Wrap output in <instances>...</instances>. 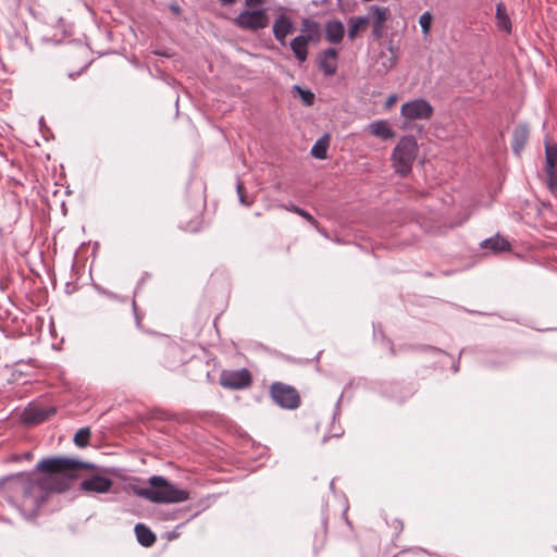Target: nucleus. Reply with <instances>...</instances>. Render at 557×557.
<instances>
[{
    "instance_id": "1",
    "label": "nucleus",
    "mask_w": 557,
    "mask_h": 557,
    "mask_svg": "<svg viewBox=\"0 0 557 557\" xmlns=\"http://www.w3.org/2000/svg\"><path fill=\"white\" fill-rule=\"evenodd\" d=\"M91 467L66 457L44 458L36 465V470L44 473L38 480L23 472L0 479V499L17 508L24 517L32 518L45 503L48 493L67 491L78 471Z\"/></svg>"
},
{
    "instance_id": "2",
    "label": "nucleus",
    "mask_w": 557,
    "mask_h": 557,
    "mask_svg": "<svg viewBox=\"0 0 557 557\" xmlns=\"http://www.w3.org/2000/svg\"><path fill=\"white\" fill-rule=\"evenodd\" d=\"M137 494L156 504H177L189 499L188 491L178 488L160 475H152L149 486L140 488Z\"/></svg>"
},
{
    "instance_id": "3",
    "label": "nucleus",
    "mask_w": 557,
    "mask_h": 557,
    "mask_svg": "<svg viewBox=\"0 0 557 557\" xmlns=\"http://www.w3.org/2000/svg\"><path fill=\"white\" fill-rule=\"evenodd\" d=\"M419 146L413 136H403L394 147L391 161L395 173L406 177L411 173L417 159Z\"/></svg>"
},
{
    "instance_id": "4",
    "label": "nucleus",
    "mask_w": 557,
    "mask_h": 557,
    "mask_svg": "<svg viewBox=\"0 0 557 557\" xmlns=\"http://www.w3.org/2000/svg\"><path fill=\"white\" fill-rule=\"evenodd\" d=\"M269 16L263 8H246L234 20L236 27L243 30L257 32L269 25Z\"/></svg>"
},
{
    "instance_id": "5",
    "label": "nucleus",
    "mask_w": 557,
    "mask_h": 557,
    "mask_svg": "<svg viewBox=\"0 0 557 557\" xmlns=\"http://www.w3.org/2000/svg\"><path fill=\"white\" fill-rule=\"evenodd\" d=\"M270 395L277 406L288 410L298 408L301 403L298 391L282 382H274L271 384Z\"/></svg>"
},
{
    "instance_id": "6",
    "label": "nucleus",
    "mask_w": 557,
    "mask_h": 557,
    "mask_svg": "<svg viewBox=\"0 0 557 557\" xmlns=\"http://www.w3.org/2000/svg\"><path fill=\"white\" fill-rule=\"evenodd\" d=\"M434 109L425 99H414L401 106L400 114L407 121L429 120Z\"/></svg>"
},
{
    "instance_id": "7",
    "label": "nucleus",
    "mask_w": 557,
    "mask_h": 557,
    "mask_svg": "<svg viewBox=\"0 0 557 557\" xmlns=\"http://www.w3.org/2000/svg\"><path fill=\"white\" fill-rule=\"evenodd\" d=\"M220 383L225 388L240 389L250 385L251 375L247 369L223 371Z\"/></svg>"
},
{
    "instance_id": "8",
    "label": "nucleus",
    "mask_w": 557,
    "mask_h": 557,
    "mask_svg": "<svg viewBox=\"0 0 557 557\" xmlns=\"http://www.w3.org/2000/svg\"><path fill=\"white\" fill-rule=\"evenodd\" d=\"M372 23V35L375 38H380L383 35L385 22L389 16V10L387 8L371 5L369 9V15H367Z\"/></svg>"
},
{
    "instance_id": "9",
    "label": "nucleus",
    "mask_w": 557,
    "mask_h": 557,
    "mask_svg": "<svg viewBox=\"0 0 557 557\" xmlns=\"http://www.w3.org/2000/svg\"><path fill=\"white\" fill-rule=\"evenodd\" d=\"M113 485V481L102 475H92L82 481L81 490L88 493L103 494L108 493Z\"/></svg>"
},
{
    "instance_id": "10",
    "label": "nucleus",
    "mask_w": 557,
    "mask_h": 557,
    "mask_svg": "<svg viewBox=\"0 0 557 557\" xmlns=\"http://www.w3.org/2000/svg\"><path fill=\"white\" fill-rule=\"evenodd\" d=\"M55 411L54 407H27L23 412V420L27 424H38L48 420L55 413Z\"/></svg>"
},
{
    "instance_id": "11",
    "label": "nucleus",
    "mask_w": 557,
    "mask_h": 557,
    "mask_svg": "<svg viewBox=\"0 0 557 557\" xmlns=\"http://www.w3.org/2000/svg\"><path fill=\"white\" fill-rule=\"evenodd\" d=\"M295 30L293 21L286 14H280L273 23L274 38L281 44L285 45L286 37Z\"/></svg>"
},
{
    "instance_id": "12",
    "label": "nucleus",
    "mask_w": 557,
    "mask_h": 557,
    "mask_svg": "<svg viewBox=\"0 0 557 557\" xmlns=\"http://www.w3.org/2000/svg\"><path fill=\"white\" fill-rule=\"evenodd\" d=\"M367 129L372 136L382 140H389L395 137V132L387 120H375L368 125Z\"/></svg>"
},
{
    "instance_id": "13",
    "label": "nucleus",
    "mask_w": 557,
    "mask_h": 557,
    "mask_svg": "<svg viewBox=\"0 0 557 557\" xmlns=\"http://www.w3.org/2000/svg\"><path fill=\"white\" fill-rule=\"evenodd\" d=\"M319 67L326 76H332L337 70V50L329 48L319 57Z\"/></svg>"
},
{
    "instance_id": "14",
    "label": "nucleus",
    "mask_w": 557,
    "mask_h": 557,
    "mask_svg": "<svg viewBox=\"0 0 557 557\" xmlns=\"http://www.w3.org/2000/svg\"><path fill=\"white\" fill-rule=\"evenodd\" d=\"M312 40V36L310 34L308 35H299L296 36L290 41V49L295 55V58L300 62H305L308 57V46L309 42Z\"/></svg>"
},
{
    "instance_id": "15",
    "label": "nucleus",
    "mask_w": 557,
    "mask_h": 557,
    "mask_svg": "<svg viewBox=\"0 0 557 557\" xmlns=\"http://www.w3.org/2000/svg\"><path fill=\"white\" fill-rule=\"evenodd\" d=\"M345 35V27L341 21H329L325 25L326 40L332 44H339Z\"/></svg>"
},
{
    "instance_id": "16",
    "label": "nucleus",
    "mask_w": 557,
    "mask_h": 557,
    "mask_svg": "<svg viewBox=\"0 0 557 557\" xmlns=\"http://www.w3.org/2000/svg\"><path fill=\"white\" fill-rule=\"evenodd\" d=\"M481 247L484 249H490L494 252L508 251L511 248L509 242L499 235L483 240Z\"/></svg>"
},
{
    "instance_id": "17",
    "label": "nucleus",
    "mask_w": 557,
    "mask_h": 557,
    "mask_svg": "<svg viewBox=\"0 0 557 557\" xmlns=\"http://www.w3.org/2000/svg\"><path fill=\"white\" fill-rule=\"evenodd\" d=\"M529 137V129L525 125H518L512 135V150L519 154L524 148Z\"/></svg>"
},
{
    "instance_id": "18",
    "label": "nucleus",
    "mask_w": 557,
    "mask_h": 557,
    "mask_svg": "<svg viewBox=\"0 0 557 557\" xmlns=\"http://www.w3.org/2000/svg\"><path fill=\"white\" fill-rule=\"evenodd\" d=\"M545 172L552 181L555 175V165L557 163V148L555 145L546 143L545 145Z\"/></svg>"
},
{
    "instance_id": "19",
    "label": "nucleus",
    "mask_w": 557,
    "mask_h": 557,
    "mask_svg": "<svg viewBox=\"0 0 557 557\" xmlns=\"http://www.w3.org/2000/svg\"><path fill=\"white\" fill-rule=\"evenodd\" d=\"M370 23L368 16H351L348 21V38L354 40L360 30H363Z\"/></svg>"
},
{
    "instance_id": "20",
    "label": "nucleus",
    "mask_w": 557,
    "mask_h": 557,
    "mask_svg": "<svg viewBox=\"0 0 557 557\" xmlns=\"http://www.w3.org/2000/svg\"><path fill=\"white\" fill-rule=\"evenodd\" d=\"M278 207L286 211L294 212V213L300 215L301 218L307 220L311 225H313L318 230L319 233L326 236V232L320 228L318 221L306 210H304L293 203L280 205Z\"/></svg>"
},
{
    "instance_id": "21",
    "label": "nucleus",
    "mask_w": 557,
    "mask_h": 557,
    "mask_svg": "<svg viewBox=\"0 0 557 557\" xmlns=\"http://www.w3.org/2000/svg\"><path fill=\"white\" fill-rule=\"evenodd\" d=\"M135 533L137 541L146 547L151 546L156 542V535L143 523L136 524Z\"/></svg>"
},
{
    "instance_id": "22",
    "label": "nucleus",
    "mask_w": 557,
    "mask_h": 557,
    "mask_svg": "<svg viewBox=\"0 0 557 557\" xmlns=\"http://www.w3.org/2000/svg\"><path fill=\"white\" fill-rule=\"evenodd\" d=\"M496 21L497 27L507 34L511 32V21L507 14L506 7L504 3H498L496 5Z\"/></svg>"
},
{
    "instance_id": "23",
    "label": "nucleus",
    "mask_w": 557,
    "mask_h": 557,
    "mask_svg": "<svg viewBox=\"0 0 557 557\" xmlns=\"http://www.w3.org/2000/svg\"><path fill=\"white\" fill-rule=\"evenodd\" d=\"M329 140L326 138L319 139L311 148V154L315 159L324 160L326 158Z\"/></svg>"
},
{
    "instance_id": "24",
    "label": "nucleus",
    "mask_w": 557,
    "mask_h": 557,
    "mask_svg": "<svg viewBox=\"0 0 557 557\" xmlns=\"http://www.w3.org/2000/svg\"><path fill=\"white\" fill-rule=\"evenodd\" d=\"M89 440H90L89 428H82L74 435V443L78 447H86L89 444Z\"/></svg>"
},
{
    "instance_id": "25",
    "label": "nucleus",
    "mask_w": 557,
    "mask_h": 557,
    "mask_svg": "<svg viewBox=\"0 0 557 557\" xmlns=\"http://www.w3.org/2000/svg\"><path fill=\"white\" fill-rule=\"evenodd\" d=\"M294 89L299 94L302 102L306 106H311L314 101V94L308 89H302L300 86H294Z\"/></svg>"
},
{
    "instance_id": "26",
    "label": "nucleus",
    "mask_w": 557,
    "mask_h": 557,
    "mask_svg": "<svg viewBox=\"0 0 557 557\" xmlns=\"http://www.w3.org/2000/svg\"><path fill=\"white\" fill-rule=\"evenodd\" d=\"M419 24L424 35L429 34L432 25V15L429 12H424L419 17Z\"/></svg>"
},
{
    "instance_id": "27",
    "label": "nucleus",
    "mask_w": 557,
    "mask_h": 557,
    "mask_svg": "<svg viewBox=\"0 0 557 557\" xmlns=\"http://www.w3.org/2000/svg\"><path fill=\"white\" fill-rule=\"evenodd\" d=\"M236 189H237V195H238L240 203H243L245 206H250L252 203V200L247 199L245 187L242 182H239V181L237 182Z\"/></svg>"
},
{
    "instance_id": "28",
    "label": "nucleus",
    "mask_w": 557,
    "mask_h": 557,
    "mask_svg": "<svg viewBox=\"0 0 557 557\" xmlns=\"http://www.w3.org/2000/svg\"><path fill=\"white\" fill-rule=\"evenodd\" d=\"M267 0H245L246 8H256L265 3Z\"/></svg>"
},
{
    "instance_id": "29",
    "label": "nucleus",
    "mask_w": 557,
    "mask_h": 557,
    "mask_svg": "<svg viewBox=\"0 0 557 557\" xmlns=\"http://www.w3.org/2000/svg\"><path fill=\"white\" fill-rule=\"evenodd\" d=\"M396 100H397V96H396V95H391V96L387 98L386 102H385V107H386L387 109H389V108H391V107L396 102Z\"/></svg>"
},
{
    "instance_id": "30",
    "label": "nucleus",
    "mask_w": 557,
    "mask_h": 557,
    "mask_svg": "<svg viewBox=\"0 0 557 557\" xmlns=\"http://www.w3.org/2000/svg\"><path fill=\"white\" fill-rule=\"evenodd\" d=\"M223 5H232L236 0H219Z\"/></svg>"
},
{
    "instance_id": "31",
    "label": "nucleus",
    "mask_w": 557,
    "mask_h": 557,
    "mask_svg": "<svg viewBox=\"0 0 557 557\" xmlns=\"http://www.w3.org/2000/svg\"><path fill=\"white\" fill-rule=\"evenodd\" d=\"M309 25H310V26H313V27H317V23H314V22H310L309 20H306V21L304 22V26H309Z\"/></svg>"
}]
</instances>
